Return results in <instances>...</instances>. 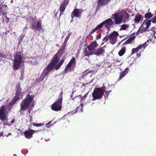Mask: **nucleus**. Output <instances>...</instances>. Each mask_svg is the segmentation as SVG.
Segmentation results:
<instances>
[{
	"label": "nucleus",
	"instance_id": "obj_40",
	"mask_svg": "<svg viewBox=\"0 0 156 156\" xmlns=\"http://www.w3.org/2000/svg\"><path fill=\"white\" fill-rule=\"evenodd\" d=\"M89 83H86L85 84H84V83H83L82 84V87H83V86L84 87H83V89H85V87H86V85H88L89 84Z\"/></svg>",
	"mask_w": 156,
	"mask_h": 156
},
{
	"label": "nucleus",
	"instance_id": "obj_43",
	"mask_svg": "<svg viewBox=\"0 0 156 156\" xmlns=\"http://www.w3.org/2000/svg\"><path fill=\"white\" fill-rule=\"evenodd\" d=\"M3 57L4 58L5 57V55H3V54L2 52H0V57Z\"/></svg>",
	"mask_w": 156,
	"mask_h": 156
},
{
	"label": "nucleus",
	"instance_id": "obj_8",
	"mask_svg": "<svg viewBox=\"0 0 156 156\" xmlns=\"http://www.w3.org/2000/svg\"><path fill=\"white\" fill-rule=\"evenodd\" d=\"M76 64L75 58L74 57H73L71 60L67 65L64 70L66 73L68 71H70L72 69V68H73Z\"/></svg>",
	"mask_w": 156,
	"mask_h": 156
},
{
	"label": "nucleus",
	"instance_id": "obj_50",
	"mask_svg": "<svg viewBox=\"0 0 156 156\" xmlns=\"http://www.w3.org/2000/svg\"><path fill=\"white\" fill-rule=\"evenodd\" d=\"M30 122H32V117H31V116H30Z\"/></svg>",
	"mask_w": 156,
	"mask_h": 156
},
{
	"label": "nucleus",
	"instance_id": "obj_38",
	"mask_svg": "<svg viewBox=\"0 0 156 156\" xmlns=\"http://www.w3.org/2000/svg\"><path fill=\"white\" fill-rule=\"evenodd\" d=\"M67 42L64 41V42L63 43V44L62 46V49H65L66 46V44H67Z\"/></svg>",
	"mask_w": 156,
	"mask_h": 156
},
{
	"label": "nucleus",
	"instance_id": "obj_18",
	"mask_svg": "<svg viewBox=\"0 0 156 156\" xmlns=\"http://www.w3.org/2000/svg\"><path fill=\"white\" fill-rule=\"evenodd\" d=\"M143 18L144 17L142 15L138 14L137 15H136L135 16V19L134 20V23H138L140 21L142 20Z\"/></svg>",
	"mask_w": 156,
	"mask_h": 156
},
{
	"label": "nucleus",
	"instance_id": "obj_9",
	"mask_svg": "<svg viewBox=\"0 0 156 156\" xmlns=\"http://www.w3.org/2000/svg\"><path fill=\"white\" fill-rule=\"evenodd\" d=\"M118 35V33L115 31L110 33L108 35L110 42L112 44H114L117 41V37Z\"/></svg>",
	"mask_w": 156,
	"mask_h": 156
},
{
	"label": "nucleus",
	"instance_id": "obj_48",
	"mask_svg": "<svg viewBox=\"0 0 156 156\" xmlns=\"http://www.w3.org/2000/svg\"><path fill=\"white\" fill-rule=\"evenodd\" d=\"M111 91H106V94L107 95V96H108V95L109 94V93H110V92Z\"/></svg>",
	"mask_w": 156,
	"mask_h": 156
},
{
	"label": "nucleus",
	"instance_id": "obj_35",
	"mask_svg": "<svg viewBox=\"0 0 156 156\" xmlns=\"http://www.w3.org/2000/svg\"><path fill=\"white\" fill-rule=\"evenodd\" d=\"M131 55H133L135 53L137 54L139 51V49H132Z\"/></svg>",
	"mask_w": 156,
	"mask_h": 156
},
{
	"label": "nucleus",
	"instance_id": "obj_55",
	"mask_svg": "<svg viewBox=\"0 0 156 156\" xmlns=\"http://www.w3.org/2000/svg\"><path fill=\"white\" fill-rule=\"evenodd\" d=\"M104 42H103V43H102V44H103Z\"/></svg>",
	"mask_w": 156,
	"mask_h": 156
},
{
	"label": "nucleus",
	"instance_id": "obj_28",
	"mask_svg": "<svg viewBox=\"0 0 156 156\" xmlns=\"http://www.w3.org/2000/svg\"><path fill=\"white\" fill-rule=\"evenodd\" d=\"M152 16V14L151 12H147L144 14V17L146 19V20H148L151 18Z\"/></svg>",
	"mask_w": 156,
	"mask_h": 156
},
{
	"label": "nucleus",
	"instance_id": "obj_5",
	"mask_svg": "<svg viewBox=\"0 0 156 156\" xmlns=\"http://www.w3.org/2000/svg\"><path fill=\"white\" fill-rule=\"evenodd\" d=\"M104 51V49H85L83 53L87 56L93 54L100 55L103 53Z\"/></svg>",
	"mask_w": 156,
	"mask_h": 156
},
{
	"label": "nucleus",
	"instance_id": "obj_6",
	"mask_svg": "<svg viewBox=\"0 0 156 156\" xmlns=\"http://www.w3.org/2000/svg\"><path fill=\"white\" fill-rule=\"evenodd\" d=\"M60 98L58 99V100L56 102L53 103L51 105V109L55 111H60L62 109V95H59Z\"/></svg>",
	"mask_w": 156,
	"mask_h": 156
},
{
	"label": "nucleus",
	"instance_id": "obj_41",
	"mask_svg": "<svg viewBox=\"0 0 156 156\" xmlns=\"http://www.w3.org/2000/svg\"><path fill=\"white\" fill-rule=\"evenodd\" d=\"M51 122V121H50L46 124V126L47 127L49 128L50 126V124Z\"/></svg>",
	"mask_w": 156,
	"mask_h": 156
},
{
	"label": "nucleus",
	"instance_id": "obj_16",
	"mask_svg": "<svg viewBox=\"0 0 156 156\" xmlns=\"http://www.w3.org/2000/svg\"><path fill=\"white\" fill-rule=\"evenodd\" d=\"M32 29H33L35 32H36V31H38L40 32V31L42 29L41 23L39 21L38 22L35 26H33Z\"/></svg>",
	"mask_w": 156,
	"mask_h": 156
},
{
	"label": "nucleus",
	"instance_id": "obj_33",
	"mask_svg": "<svg viewBox=\"0 0 156 156\" xmlns=\"http://www.w3.org/2000/svg\"><path fill=\"white\" fill-rule=\"evenodd\" d=\"M32 125L33 126L36 127L41 126L44 125L43 124H42L41 123H33Z\"/></svg>",
	"mask_w": 156,
	"mask_h": 156
},
{
	"label": "nucleus",
	"instance_id": "obj_32",
	"mask_svg": "<svg viewBox=\"0 0 156 156\" xmlns=\"http://www.w3.org/2000/svg\"><path fill=\"white\" fill-rule=\"evenodd\" d=\"M126 51V49H121L119 52L118 54L119 56H121L123 55Z\"/></svg>",
	"mask_w": 156,
	"mask_h": 156
},
{
	"label": "nucleus",
	"instance_id": "obj_39",
	"mask_svg": "<svg viewBox=\"0 0 156 156\" xmlns=\"http://www.w3.org/2000/svg\"><path fill=\"white\" fill-rule=\"evenodd\" d=\"M108 39H109V36H107V35L104 38L103 41L104 42H105L107 41Z\"/></svg>",
	"mask_w": 156,
	"mask_h": 156
},
{
	"label": "nucleus",
	"instance_id": "obj_26",
	"mask_svg": "<svg viewBox=\"0 0 156 156\" xmlns=\"http://www.w3.org/2000/svg\"><path fill=\"white\" fill-rule=\"evenodd\" d=\"M55 66V65L50 62V63L48 64L46 69L50 71L53 69Z\"/></svg>",
	"mask_w": 156,
	"mask_h": 156
},
{
	"label": "nucleus",
	"instance_id": "obj_45",
	"mask_svg": "<svg viewBox=\"0 0 156 156\" xmlns=\"http://www.w3.org/2000/svg\"><path fill=\"white\" fill-rule=\"evenodd\" d=\"M9 18L8 17H7V16H6L5 21L7 23H8L9 22Z\"/></svg>",
	"mask_w": 156,
	"mask_h": 156
},
{
	"label": "nucleus",
	"instance_id": "obj_14",
	"mask_svg": "<svg viewBox=\"0 0 156 156\" xmlns=\"http://www.w3.org/2000/svg\"><path fill=\"white\" fill-rule=\"evenodd\" d=\"M115 20V24H119L122 21V19L121 16H119L118 13L113 14L112 16V18Z\"/></svg>",
	"mask_w": 156,
	"mask_h": 156
},
{
	"label": "nucleus",
	"instance_id": "obj_44",
	"mask_svg": "<svg viewBox=\"0 0 156 156\" xmlns=\"http://www.w3.org/2000/svg\"><path fill=\"white\" fill-rule=\"evenodd\" d=\"M101 34H100L99 35H97V39H100L101 38Z\"/></svg>",
	"mask_w": 156,
	"mask_h": 156
},
{
	"label": "nucleus",
	"instance_id": "obj_51",
	"mask_svg": "<svg viewBox=\"0 0 156 156\" xmlns=\"http://www.w3.org/2000/svg\"><path fill=\"white\" fill-rule=\"evenodd\" d=\"M2 6H0V12H1L2 9Z\"/></svg>",
	"mask_w": 156,
	"mask_h": 156
},
{
	"label": "nucleus",
	"instance_id": "obj_3",
	"mask_svg": "<svg viewBox=\"0 0 156 156\" xmlns=\"http://www.w3.org/2000/svg\"><path fill=\"white\" fill-rule=\"evenodd\" d=\"M34 95L28 94L23 101L20 104L21 109L25 111L29 107L34 99Z\"/></svg>",
	"mask_w": 156,
	"mask_h": 156
},
{
	"label": "nucleus",
	"instance_id": "obj_37",
	"mask_svg": "<svg viewBox=\"0 0 156 156\" xmlns=\"http://www.w3.org/2000/svg\"><path fill=\"white\" fill-rule=\"evenodd\" d=\"M151 22L153 23H156V15L153 18L151 19Z\"/></svg>",
	"mask_w": 156,
	"mask_h": 156
},
{
	"label": "nucleus",
	"instance_id": "obj_29",
	"mask_svg": "<svg viewBox=\"0 0 156 156\" xmlns=\"http://www.w3.org/2000/svg\"><path fill=\"white\" fill-rule=\"evenodd\" d=\"M101 27L100 26L99 24L98 25L97 27H95L94 29L93 30H91L90 31V34H92L95 32L96 30H98L101 28Z\"/></svg>",
	"mask_w": 156,
	"mask_h": 156
},
{
	"label": "nucleus",
	"instance_id": "obj_1",
	"mask_svg": "<svg viewBox=\"0 0 156 156\" xmlns=\"http://www.w3.org/2000/svg\"><path fill=\"white\" fill-rule=\"evenodd\" d=\"M20 83L18 82L16 87V95L14 98H12L9 104V107L8 108L9 109L8 111L6 110V107L5 105H2L0 108V119L2 122H3L4 126L6 125L5 121L7 122V114L8 112L12 108L13 105L16 103L20 99L19 95L21 93L22 89L21 87Z\"/></svg>",
	"mask_w": 156,
	"mask_h": 156
},
{
	"label": "nucleus",
	"instance_id": "obj_27",
	"mask_svg": "<svg viewBox=\"0 0 156 156\" xmlns=\"http://www.w3.org/2000/svg\"><path fill=\"white\" fill-rule=\"evenodd\" d=\"M50 71L47 69H45L42 75L41 76V77H43V79H44L46 76H47Z\"/></svg>",
	"mask_w": 156,
	"mask_h": 156
},
{
	"label": "nucleus",
	"instance_id": "obj_19",
	"mask_svg": "<svg viewBox=\"0 0 156 156\" xmlns=\"http://www.w3.org/2000/svg\"><path fill=\"white\" fill-rule=\"evenodd\" d=\"M129 71V69L128 67L126 68L123 71L120 73L119 77L118 80L119 81L123 78L128 72Z\"/></svg>",
	"mask_w": 156,
	"mask_h": 156
},
{
	"label": "nucleus",
	"instance_id": "obj_42",
	"mask_svg": "<svg viewBox=\"0 0 156 156\" xmlns=\"http://www.w3.org/2000/svg\"><path fill=\"white\" fill-rule=\"evenodd\" d=\"M69 36L68 35L66 36V37L65 38V40H64V41L67 42V41H68V39H69Z\"/></svg>",
	"mask_w": 156,
	"mask_h": 156
},
{
	"label": "nucleus",
	"instance_id": "obj_12",
	"mask_svg": "<svg viewBox=\"0 0 156 156\" xmlns=\"http://www.w3.org/2000/svg\"><path fill=\"white\" fill-rule=\"evenodd\" d=\"M111 0H97L98 5L97 6L96 9L98 10L101 6L107 5L108 2Z\"/></svg>",
	"mask_w": 156,
	"mask_h": 156
},
{
	"label": "nucleus",
	"instance_id": "obj_13",
	"mask_svg": "<svg viewBox=\"0 0 156 156\" xmlns=\"http://www.w3.org/2000/svg\"><path fill=\"white\" fill-rule=\"evenodd\" d=\"M81 9H74L71 14V17L73 19L75 17L80 18L81 17Z\"/></svg>",
	"mask_w": 156,
	"mask_h": 156
},
{
	"label": "nucleus",
	"instance_id": "obj_10",
	"mask_svg": "<svg viewBox=\"0 0 156 156\" xmlns=\"http://www.w3.org/2000/svg\"><path fill=\"white\" fill-rule=\"evenodd\" d=\"M39 130H34L28 128V130L25 131L24 132V135L25 137L28 139H30L33 136V135L35 132H37Z\"/></svg>",
	"mask_w": 156,
	"mask_h": 156
},
{
	"label": "nucleus",
	"instance_id": "obj_36",
	"mask_svg": "<svg viewBox=\"0 0 156 156\" xmlns=\"http://www.w3.org/2000/svg\"><path fill=\"white\" fill-rule=\"evenodd\" d=\"M63 49H60V50H59L57 53H58L59 52V53L58 54V56H59V57H60V55L62 54L63 53Z\"/></svg>",
	"mask_w": 156,
	"mask_h": 156
},
{
	"label": "nucleus",
	"instance_id": "obj_11",
	"mask_svg": "<svg viewBox=\"0 0 156 156\" xmlns=\"http://www.w3.org/2000/svg\"><path fill=\"white\" fill-rule=\"evenodd\" d=\"M69 0H64V1L61 3L59 9L60 11L59 17L63 14V12L65 10L67 5L69 3Z\"/></svg>",
	"mask_w": 156,
	"mask_h": 156
},
{
	"label": "nucleus",
	"instance_id": "obj_54",
	"mask_svg": "<svg viewBox=\"0 0 156 156\" xmlns=\"http://www.w3.org/2000/svg\"><path fill=\"white\" fill-rule=\"evenodd\" d=\"M4 5L5 6V7H7V5Z\"/></svg>",
	"mask_w": 156,
	"mask_h": 156
},
{
	"label": "nucleus",
	"instance_id": "obj_7",
	"mask_svg": "<svg viewBox=\"0 0 156 156\" xmlns=\"http://www.w3.org/2000/svg\"><path fill=\"white\" fill-rule=\"evenodd\" d=\"M114 22L111 18H109L101 23L99 25L101 28L103 26H104L105 28L108 29L111 26L114 24Z\"/></svg>",
	"mask_w": 156,
	"mask_h": 156
},
{
	"label": "nucleus",
	"instance_id": "obj_21",
	"mask_svg": "<svg viewBox=\"0 0 156 156\" xmlns=\"http://www.w3.org/2000/svg\"><path fill=\"white\" fill-rule=\"evenodd\" d=\"M122 20L124 22H126V20H128L129 17V15L126 12L124 13L122 16H121Z\"/></svg>",
	"mask_w": 156,
	"mask_h": 156
},
{
	"label": "nucleus",
	"instance_id": "obj_2",
	"mask_svg": "<svg viewBox=\"0 0 156 156\" xmlns=\"http://www.w3.org/2000/svg\"><path fill=\"white\" fill-rule=\"evenodd\" d=\"M23 55L22 51L16 53L13 60V67L14 70H18L22 62V57Z\"/></svg>",
	"mask_w": 156,
	"mask_h": 156
},
{
	"label": "nucleus",
	"instance_id": "obj_24",
	"mask_svg": "<svg viewBox=\"0 0 156 156\" xmlns=\"http://www.w3.org/2000/svg\"><path fill=\"white\" fill-rule=\"evenodd\" d=\"M64 60V59H61L60 61V62L56 65L55 66V69L56 70H57L60 68L61 66L63 63Z\"/></svg>",
	"mask_w": 156,
	"mask_h": 156
},
{
	"label": "nucleus",
	"instance_id": "obj_53",
	"mask_svg": "<svg viewBox=\"0 0 156 156\" xmlns=\"http://www.w3.org/2000/svg\"><path fill=\"white\" fill-rule=\"evenodd\" d=\"M121 49H126V48L125 47H123Z\"/></svg>",
	"mask_w": 156,
	"mask_h": 156
},
{
	"label": "nucleus",
	"instance_id": "obj_46",
	"mask_svg": "<svg viewBox=\"0 0 156 156\" xmlns=\"http://www.w3.org/2000/svg\"><path fill=\"white\" fill-rule=\"evenodd\" d=\"M136 55H137V57H140V55H141V53H140V52L137 54Z\"/></svg>",
	"mask_w": 156,
	"mask_h": 156
},
{
	"label": "nucleus",
	"instance_id": "obj_31",
	"mask_svg": "<svg viewBox=\"0 0 156 156\" xmlns=\"http://www.w3.org/2000/svg\"><path fill=\"white\" fill-rule=\"evenodd\" d=\"M129 26L127 24H124L122 25L121 30H126L127 28L129 27Z\"/></svg>",
	"mask_w": 156,
	"mask_h": 156
},
{
	"label": "nucleus",
	"instance_id": "obj_49",
	"mask_svg": "<svg viewBox=\"0 0 156 156\" xmlns=\"http://www.w3.org/2000/svg\"><path fill=\"white\" fill-rule=\"evenodd\" d=\"M1 1V0H0V6H2V4L3 2Z\"/></svg>",
	"mask_w": 156,
	"mask_h": 156
},
{
	"label": "nucleus",
	"instance_id": "obj_52",
	"mask_svg": "<svg viewBox=\"0 0 156 156\" xmlns=\"http://www.w3.org/2000/svg\"><path fill=\"white\" fill-rule=\"evenodd\" d=\"M11 133H9L8 134V135L7 136H9V135H11Z\"/></svg>",
	"mask_w": 156,
	"mask_h": 156
},
{
	"label": "nucleus",
	"instance_id": "obj_4",
	"mask_svg": "<svg viewBox=\"0 0 156 156\" xmlns=\"http://www.w3.org/2000/svg\"><path fill=\"white\" fill-rule=\"evenodd\" d=\"M105 92L104 87L97 88L94 89L92 94L93 99L94 101L96 100L101 99L103 97Z\"/></svg>",
	"mask_w": 156,
	"mask_h": 156
},
{
	"label": "nucleus",
	"instance_id": "obj_15",
	"mask_svg": "<svg viewBox=\"0 0 156 156\" xmlns=\"http://www.w3.org/2000/svg\"><path fill=\"white\" fill-rule=\"evenodd\" d=\"M84 45L85 46V47L87 46V48H88V49H94L98 46V44L96 41L92 42L90 44L89 46H87V42L86 41L84 43ZM85 48H86V47H85Z\"/></svg>",
	"mask_w": 156,
	"mask_h": 156
},
{
	"label": "nucleus",
	"instance_id": "obj_25",
	"mask_svg": "<svg viewBox=\"0 0 156 156\" xmlns=\"http://www.w3.org/2000/svg\"><path fill=\"white\" fill-rule=\"evenodd\" d=\"M88 93H87L85 94V95H84V96L83 97L82 96H81L80 95L78 96H75L74 98H72V99L74 101V99H75L76 98L78 97H80V101H81L83 100H85L86 97L88 95Z\"/></svg>",
	"mask_w": 156,
	"mask_h": 156
},
{
	"label": "nucleus",
	"instance_id": "obj_17",
	"mask_svg": "<svg viewBox=\"0 0 156 156\" xmlns=\"http://www.w3.org/2000/svg\"><path fill=\"white\" fill-rule=\"evenodd\" d=\"M59 52L57 53L52 58L51 61V62L55 65L59 60L60 57L58 56Z\"/></svg>",
	"mask_w": 156,
	"mask_h": 156
},
{
	"label": "nucleus",
	"instance_id": "obj_47",
	"mask_svg": "<svg viewBox=\"0 0 156 156\" xmlns=\"http://www.w3.org/2000/svg\"><path fill=\"white\" fill-rule=\"evenodd\" d=\"M15 121V120L14 119H13L12 121H11L10 123L12 124H13Z\"/></svg>",
	"mask_w": 156,
	"mask_h": 156
},
{
	"label": "nucleus",
	"instance_id": "obj_20",
	"mask_svg": "<svg viewBox=\"0 0 156 156\" xmlns=\"http://www.w3.org/2000/svg\"><path fill=\"white\" fill-rule=\"evenodd\" d=\"M144 25L142 23L140 27L138 30L137 32H136V34H137V35H138V34H140V33H143L144 32H145V31H148L149 30H148L147 29H146V27H143Z\"/></svg>",
	"mask_w": 156,
	"mask_h": 156
},
{
	"label": "nucleus",
	"instance_id": "obj_34",
	"mask_svg": "<svg viewBox=\"0 0 156 156\" xmlns=\"http://www.w3.org/2000/svg\"><path fill=\"white\" fill-rule=\"evenodd\" d=\"M80 106L79 107H77V110H78V109H80V110L82 112H83V104L81 103L80 104Z\"/></svg>",
	"mask_w": 156,
	"mask_h": 156
},
{
	"label": "nucleus",
	"instance_id": "obj_23",
	"mask_svg": "<svg viewBox=\"0 0 156 156\" xmlns=\"http://www.w3.org/2000/svg\"><path fill=\"white\" fill-rule=\"evenodd\" d=\"M151 23V20H145L144 21L143 24L144 25H146V29L149 28Z\"/></svg>",
	"mask_w": 156,
	"mask_h": 156
},
{
	"label": "nucleus",
	"instance_id": "obj_22",
	"mask_svg": "<svg viewBox=\"0 0 156 156\" xmlns=\"http://www.w3.org/2000/svg\"><path fill=\"white\" fill-rule=\"evenodd\" d=\"M149 43V42L147 41V42H145L143 44L139 45L135 49H145L148 45ZM133 49L135 48H133Z\"/></svg>",
	"mask_w": 156,
	"mask_h": 156
},
{
	"label": "nucleus",
	"instance_id": "obj_30",
	"mask_svg": "<svg viewBox=\"0 0 156 156\" xmlns=\"http://www.w3.org/2000/svg\"><path fill=\"white\" fill-rule=\"evenodd\" d=\"M136 37L135 36H134L132 37L129 38L125 42L126 43L128 44L130 43L132 41L134 40Z\"/></svg>",
	"mask_w": 156,
	"mask_h": 156
}]
</instances>
